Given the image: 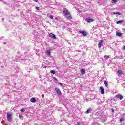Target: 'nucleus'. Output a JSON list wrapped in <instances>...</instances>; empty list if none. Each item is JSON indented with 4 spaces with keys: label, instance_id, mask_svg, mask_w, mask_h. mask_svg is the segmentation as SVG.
<instances>
[{
    "label": "nucleus",
    "instance_id": "nucleus-1",
    "mask_svg": "<svg viewBox=\"0 0 125 125\" xmlns=\"http://www.w3.org/2000/svg\"><path fill=\"white\" fill-rule=\"evenodd\" d=\"M63 14L67 19H72V16H71V14L67 9L64 8L63 9Z\"/></svg>",
    "mask_w": 125,
    "mask_h": 125
},
{
    "label": "nucleus",
    "instance_id": "nucleus-2",
    "mask_svg": "<svg viewBox=\"0 0 125 125\" xmlns=\"http://www.w3.org/2000/svg\"><path fill=\"white\" fill-rule=\"evenodd\" d=\"M7 119L8 122L12 121V114L11 113H8L7 114Z\"/></svg>",
    "mask_w": 125,
    "mask_h": 125
},
{
    "label": "nucleus",
    "instance_id": "nucleus-3",
    "mask_svg": "<svg viewBox=\"0 0 125 125\" xmlns=\"http://www.w3.org/2000/svg\"><path fill=\"white\" fill-rule=\"evenodd\" d=\"M85 21H86V22H88V23H92V22L94 21V20H93V19L90 18H87L85 19Z\"/></svg>",
    "mask_w": 125,
    "mask_h": 125
},
{
    "label": "nucleus",
    "instance_id": "nucleus-4",
    "mask_svg": "<svg viewBox=\"0 0 125 125\" xmlns=\"http://www.w3.org/2000/svg\"><path fill=\"white\" fill-rule=\"evenodd\" d=\"M79 32L80 34H82V35H83V36H85V37H86V36H87V32H86V31H79Z\"/></svg>",
    "mask_w": 125,
    "mask_h": 125
},
{
    "label": "nucleus",
    "instance_id": "nucleus-5",
    "mask_svg": "<svg viewBox=\"0 0 125 125\" xmlns=\"http://www.w3.org/2000/svg\"><path fill=\"white\" fill-rule=\"evenodd\" d=\"M49 37H50V38H52V39H56V36L53 33L49 34Z\"/></svg>",
    "mask_w": 125,
    "mask_h": 125
},
{
    "label": "nucleus",
    "instance_id": "nucleus-6",
    "mask_svg": "<svg viewBox=\"0 0 125 125\" xmlns=\"http://www.w3.org/2000/svg\"><path fill=\"white\" fill-rule=\"evenodd\" d=\"M115 97H116V98H119L120 100H122V99L124 98V97L122 95H116Z\"/></svg>",
    "mask_w": 125,
    "mask_h": 125
},
{
    "label": "nucleus",
    "instance_id": "nucleus-7",
    "mask_svg": "<svg viewBox=\"0 0 125 125\" xmlns=\"http://www.w3.org/2000/svg\"><path fill=\"white\" fill-rule=\"evenodd\" d=\"M55 91H56L57 94H58L59 95H60V94H61V91H60V89H58V88H56Z\"/></svg>",
    "mask_w": 125,
    "mask_h": 125
},
{
    "label": "nucleus",
    "instance_id": "nucleus-8",
    "mask_svg": "<svg viewBox=\"0 0 125 125\" xmlns=\"http://www.w3.org/2000/svg\"><path fill=\"white\" fill-rule=\"evenodd\" d=\"M102 43H103V40H102L99 42V44H98L99 48H100V47H101V46L102 45Z\"/></svg>",
    "mask_w": 125,
    "mask_h": 125
},
{
    "label": "nucleus",
    "instance_id": "nucleus-9",
    "mask_svg": "<svg viewBox=\"0 0 125 125\" xmlns=\"http://www.w3.org/2000/svg\"><path fill=\"white\" fill-rule=\"evenodd\" d=\"M30 101H31V102H32V103H35L37 102V100H36V99H35L34 98H32L30 99Z\"/></svg>",
    "mask_w": 125,
    "mask_h": 125
},
{
    "label": "nucleus",
    "instance_id": "nucleus-10",
    "mask_svg": "<svg viewBox=\"0 0 125 125\" xmlns=\"http://www.w3.org/2000/svg\"><path fill=\"white\" fill-rule=\"evenodd\" d=\"M121 106H123L124 107L125 106V100H124L121 102Z\"/></svg>",
    "mask_w": 125,
    "mask_h": 125
},
{
    "label": "nucleus",
    "instance_id": "nucleus-11",
    "mask_svg": "<svg viewBox=\"0 0 125 125\" xmlns=\"http://www.w3.org/2000/svg\"><path fill=\"white\" fill-rule=\"evenodd\" d=\"M100 89L101 90V94H104V88H103V87H100Z\"/></svg>",
    "mask_w": 125,
    "mask_h": 125
},
{
    "label": "nucleus",
    "instance_id": "nucleus-12",
    "mask_svg": "<svg viewBox=\"0 0 125 125\" xmlns=\"http://www.w3.org/2000/svg\"><path fill=\"white\" fill-rule=\"evenodd\" d=\"M116 35L118 37H122V33H120V32H119L118 31H116Z\"/></svg>",
    "mask_w": 125,
    "mask_h": 125
},
{
    "label": "nucleus",
    "instance_id": "nucleus-13",
    "mask_svg": "<svg viewBox=\"0 0 125 125\" xmlns=\"http://www.w3.org/2000/svg\"><path fill=\"white\" fill-rule=\"evenodd\" d=\"M124 22H125V21L124 20H120V21H118L116 23L117 24H121V23H124Z\"/></svg>",
    "mask_w": 125,
    "mask_h": 125
},
{
    "label": "nucleus",
    "instance_id": "nucleus-14",
    "mask_svg": "<svg viewBox=\"0 0 125 125\" xmlns=\"http://www.w3.org/2000/svg\"><path fill=\"white\" fill-rule=\"evenodd\" d=\"M81 73V74L84 75V74H85V70L84 69H82Z\"/></svg>",
    "mask_w": 125,
    "mask_h": 125
},
{
    "label": "nucleus",
    "instance_id": "nucleus-15",
    "mask_svg": "<svg viewBox=\"0 0 125 125\" xmlns=\"http://www.w3.org/2000/svg\"><path fill=\"white\" fill-rule=\"evenodd\" d=\"M91 111V108H89L86 112V114H89V112Z\"/></svg>",
    "mask_w": 125,
    "mask_h": 125
},
{
    "label": "nucleus",
    "instance_id": "nucleus-16",
    "mask_svg": "<svg viewBox=\"0 0 125 125\" xmlns=\"http://www.w3.org/2000/svg\"><path fill=\"white\" fill-rule=\"evenodd\" d=\"M104 83L105 84V86L107 87V86H108V82H107V81H105L104 82Z\"/></svg>",
    "mask_w": 125,
    "mask_h": 125
},
{
    "label": "nucleus",
    "instance_id": "nucleus-17",
    "mask_svg": "<svg viewBox=\"0 0 125 125\" xmlns=\"http://www.w3.org/2000/svg\"><path fill=\"white\" fill-rule=\"evenodd\" d=\"M46 53H47V54H48V55H50L51 54L50 51L49 50H46Z\"/></svg>",
    "mask_w": 125,
    "mask_h": 125
},
{
    "label": "nucleus",
    "instance_id": "nucleus-18",
    "mask_svg": "<svg viewBox=\"0 0 125 125\" xmlns=\"http://www.w3.org/2000/svg\"><path fill=\"white\" fill-rule=\"evenodd\" d=\"M104 58H105V59H108V58H110V56L105 55Z\"/></svg>",
    "mask_w": 125,
    "mask_h": 125
},
{
    "label": "nucleus",
    "instance_id": "nucleus-19",
    "mask_svg": "<svg viewBox=\"0 0 125 125\" xmlns=\"http://www.w3.org/2000/svg\"><path fill=\"white\" fill-rule=\"evenodd\" d=\"M50 73H51V74H53V75H55V71H54V70H51V71H50Z\"/></svg>",
    "mask_w": 125,
    "mask_h": 125
},
{
    "label": "nucleus",
    "instance_id": "nucleus-20",
    "mask_svg": "<svg viewBox=\"0 0 125 125\" xmlns=\"http://www.w3.org/2000/svg\"><path fill=\"white\" fill-rule=\"evenodd\" d=\"M118 74H119V75H122V74H123V72H122V71H121V70H119V71H118Z\"/></svg>",
    "mask_w": 125,
    "mask_h": 125
},
{
    "label": "nucleus",
    "instance_id": "nucleus-21",
    "mask_svg": "<svg viewBox=\"0 0 125 125\" xmlns=\"http://www.w3.org/2000/svg\"><path fill=\"white\" fill-rule=\"evenodd\" d=\"M117 2V0H112V3H116Z\"/></svg>",
    "mask_w": 125,
    "mask_h": 125
},
{
    "label": "nucleus",
    "instance_id": "nucleus-22",
    "mask_svg": "<svg viewBox=\"0 0 125 125\" xmlns=\"http://www.w3.org/2000/svg\"><path fill=\"white\" fill-rule=\"evenodd\" d=\"M49 17L50 19H53V16L52 15H50Z\"/></svg>",
    "mask_w": 125,
    "mask_h": 125
},
{
    "label": "nucleus",
    "instance_id": "nucleus-23",
    "mask_svg": "<svg viewBox=\"0 0 125 125\" xmlns=\"http://www.w3.org/2000/svg\"><path fill=\"white\" fill-rule=\"evenodd\" d=\"M114 14H117L118 15H121V13L120 12L114 13Z\"/></svg>",
    "mask_w": 125,
    "mask_h": 125
},
{
    "label": "nucleus",
    "instance_id": "nucleus-24",
    "mask_svg": "<svg viewBox=\"0 0 125 125\" xmlns=\"http://www.w3.org/2000/svg\"><path fill=\"white\" fill-rule=\"evenodd\" d=\"M21 112H25V109L24 108H22L21 109Z\"/></svg>",
    "mask_w": 125,
    "mask_h": 125
},
{
    "label": "nucleus",
    "instance_id": "nucleus-25",
    "mask_svg": "<svg viewBox=\"0 0 125 125\" xmlns=\"http://www.w3.org/2000/svg\"><path fill=\"white\" fill-rule=\"evenodd\" d=\"M120 122H124V118H122L120 119Z\"/></svg>",
    "mask_w": 125,
    "mask_h": 125
},
{
    "label": "nucleus",
    "instance_id": "nucleus-26",
    "mask_svg": "<svg viewBox=\"0 0 125 125\" xmlns=\"http://www.w3.org/2000/svg\"><path fill=\"white\" fill-rule=\"evenodd\" d=\"M59 85H60V86H63V84H62V83H59Z\"/></svg>",
    "mask_w": 125,
    "mask_h": 125
},
{
    "label": "nucleus",
    "instance_id": "nucleus-27",
    "mask_svg": "<svg viewBox=\"0 0 125 125\" xmlns=\"http://www.w3.org/2000/svg\"><path fill=\"white\" fill-rule=\"evenodd\" d=\"M36 9H37V10H40V8L39 7H36Z\"/></svg>",
    "mask_w": 125,
    "mask_h": 125
},
{
    "label": "nucleus",
    "instance_id": "nucleus-28",
    "mask_svg": "<svg viewBox=\"0 0 125 125\" xmlns=\"http://www.w3.org/2000/svg\"><path fill=\"white\" fill-rule=\"evenodd\" d=\"M123 50H125V46H124L123 47Z\"/></svg>",
    "mask_w": 125,
    "mask_h": 125
},
{
    "label": "nucleus",
    "instance_id": "nucleus-29",
    "mask_svg": "<svg viewBox=\"0 0 125 125\" xmlns=\"http://www.w3.org/2000/svg\"><path fill=\"white\" fill-rule=\"evenodd\" d=\"M54 80H55V81H57V79L55 77L53 78Z\"/></svg>",
    "mask_w": 125,
    "mask_h": 125
},
{
    "label": "nucleus",
    "instance_id": "nucleus-30",
    "mask_svg": "<svg viewBox=\"0 0 125 125\" xmlns=\"http://www.w3.org/2000/svg\"><path fill=\"white\" fill-rule=\"evenodd\" d=\"M122 30H123V31H125V28H123Z\"/></svg>",
    "mask_w": 125,
    "mask_h": 125
},
{
    "label": "nucleus",
    "instance_id": "nucleus-31",
    "mask_svg": "<svg viewBox=\"0 0 125 125\" xmlns=\"http://www.w3.org/2000/svg\"><path fill=\"white\" fill-rule=\"evenodd\" d=\"M112 113H114V109L112 110Z\"/></svg>",
    "mask_w": 125,
    "mask_h": 125
},
{
    "label": "nucleus",
    "instance_id": "nucleus-32",
    "mask_svg": "<svg viewBox=\"0 0 125 125\" xmlns=\"http://www.w3.org/2000/svg\"><path fill=\"white\" fill-rule=\"evenodd\" d=\"M56 20H58V19L57 18H55Z\"/></svg>",
    "mask_w": 125,
    "mask_h": 125
},
{
    "label": "nucleus",
    "instance_id": "nucleus-33",
    "mask_svg": "<svg viewBox=\"0 0 125 125\" xmlns=\"http://www.w3.org/2000/svg\"><path fill=\"white\" fill-rule=\"evenodd\" d=\"M123 117H125V114H123Z\"/></svg>",
    "mask_w": 125,
    "mask_h": 125
},
{
    "label": "nucleus",
    "instance_id": "nucleus-34",
    "mask_svg": "<svg viewBox=\"0 0 125 125\" xmlns=\"http://www.w3.org/2000/svg\"><path fill=\"white\" fill-rule=\"evenodd\" d=\"M19 117L21 118V115H19Z\"/></svg>",
    "mask_w": 125,
    "mask_h": 125
},
{
    "label": "nucleus",
    "instance_id": "nucleus-35",
    "mask_svg": "<svg viewBox=\"0 0 125 125\" xmlns=\"http://www.w3.org/2000/svg\"><path fill=\"white\" fill-rule=\"evenodd\" d=\"M81 87H82V85H81Z\"/></svg>",
    "mask_w": 125,
    "mask_h": 125
}]
</instances>
